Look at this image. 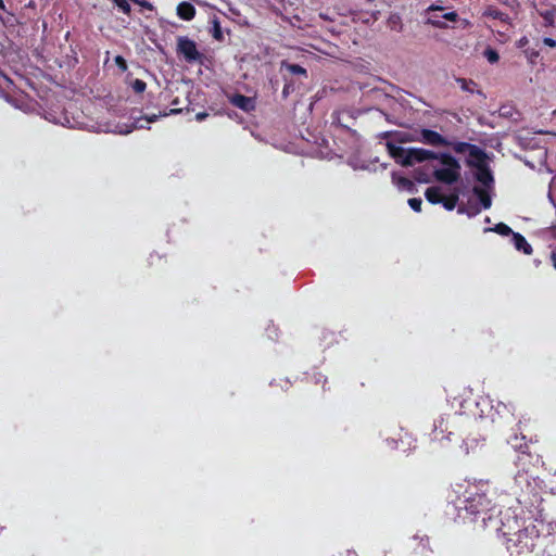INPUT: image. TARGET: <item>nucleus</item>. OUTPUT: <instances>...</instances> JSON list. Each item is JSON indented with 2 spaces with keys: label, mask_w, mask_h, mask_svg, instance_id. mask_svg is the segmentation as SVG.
<instances>
[{
  "label": "nucleus",
  "mask_w": 556,
  "mask_h": 556,
  "mask_svg": "<svg viewBox=\"0 0 556 556\" xmlns=\"http://www.w3.org/2000/svg\"><path fill=\"white\" fill-rule=\"evenodd\" d=\"M146 119L148 123L155 122L157 119V115L153 114L151 116H147Z\"/></svg>",
  "instance_id": "f704fd0d"
},
{
  "label": "nucleus",
  "mask_w": 556,
  "mask_h": 556,
  "mask_svg": "<svg viewBox=\"0 0 556 556\" xmlns=\"http://www.w3.org/2000/svg\"><path fill=\"white\" fill-rule=\"evenodd\" d=\"M429 9H430V10H437L438 8H437V7H434V5H431Z\"/></svg>",
  "instance_id": "79ce46f5"
},
{
  "label": "nucleus",
  "mask_w": 556,
  "mask_h": 556,
  "mask_svg": "<svg viewBox=\"0 0 556 556\" xmlns=\"http://www.w3.org/2000/svg\"><path fill=\"white\" fill-rule=\"evenodd\" d=\"M177 52L181 54L189 63L200 61L202 58V54L199 52L195 42L188 37L178 38Z\"/></svg>",
  "instance_id": "20e7f679"
},
{
  "label": "nucleus",
  "mask_w": 556,
  "mask_h": 556,
  "mask_svg": "<svg viewBox=\"0 0 556 556\" xmlns=\"http://www.w3.org/2000/svg\"><path fill=\"white\" fill-rule=\"evenodd\" d=\"M457 13L456 12H448L446 14L443 15V17L445 20H448V21H452V22H455L457 20Z\"/></svg>",
  "instance_id": "c85d7f7f"
},
{
  "label": "nucleus",
  "mask_w": 556,
  "mask_h": 556,
  "mask_svg": "<svg viewBox=\"0 0 556 556\" xmlns=\"http://www.w3.org/2000/svg\"><path fill=\"white\" fill-rule=\"evenodd\" d=\"M544 43L551 48L556 47V41L553 38H544Z\"/></svg>",
  "instance_id": "7c9ffc66"
},
{
  "label": "nucleus",
  "mask_w": 556,
  "mask_h": 556,
  "mask_svg": "<svg viewBox=\"0 0 556 556\" xmlns=\"http://www.w3.org/2000/svg\"><path fill=\"white\" fill-rule=\"evenodd\" d=\"M421 204H422V200L420 198H412V199L408 200V205L415 212H420L421 211Z\"/></svg>",
  "instance_id": "b1692460"
},
{
  "label": "nucleus",
  "mask_w": 556,
  "mask_h": 556,
  "mask_svg": "<svg viewBox=\"0 0 556 556\" xmlns=\"http://www.w3.org/2000/svg\"><path fill=\"white\" fill-rule=\"evenodd\" d=\"M527 55H528V59L530 60V62H534V60L539 56V52L536 51H526Z\"/></svg>",
  "instance_id": "c756f323"
},
{
  "label": "nucleus",
  "mask_w": 556,
  "mask_h": 556,
  "mask_svg": "<svg viewBox=\"0 0 556 556\" xmlns=\"http://www.w3.org/2000/svg\"><path fill=\"white\" fill-rule=\"evenodd\" d=\"M541 16L549 24L552 25L554 23V12L551 10H547L545 12L541 13Z\"/></svg>",
  "instance_id": "bb28decb"
},
{
  "label": "nucleus",
  "mask_w": 556,
  "mask_h": 556,
  "mask_svg": "<svg viewBox=\"0 0 556 556\" xmlns=\"http://www.w3.org/2000/svg\"><path fill=\"white\" fill-rule=\"evenodd\" d=\"M389 154L402 166H413L416 163L438 161L440 166L432 165V176L435 180L452 185L460 178V164L447 153H434L420 148L404 149L392 142H387Z\"/></svg>",
  "instance_id": "f257e3e1"
},
{
  "label": "nucleus",
  "mask_w": 556,
  "mask_h": 556,
  "mask_svg": "<svg viewBox=\"0 0 556 556\" xmlns=\"http://www.w3.org/2000/svg\"><path fill=\"white\" fill-rule=\"evenodd\" d=\"M484 15L500 20L501 22L506 23V24H508V21H509V17L507 14H505L496 9H492V8L488 9L484 12Z\"/></svg>",
  "instance_id": "dca6fc26"
},
{
  "label": "nucleus",
  "mask_w": 556,
  "mask_h": 556,
  "mask_svg": "<svg viewBox=\"0 0 556 556\" xmlns=\"http://www.w3.org/2000/svg\"><path fill=\"white\" fill-rule=\"evenodd\" d=\"M231 103L245 112H250L255 108L253 99L243 94H236L232 97Z\"/></svg>",
  "instance_id": "0eeeda50"
},
{
  "label": "nucleus",
  "mask_w": 556,
  "mask_h": 556,
  "mask_svg": "<svg viewBox=\"0 0 556 556\" xmlns=\"http://www.w3.org/2000/svg\"><path fill=\"white\" fill-rule=\"evenodd\" d=\"M177 15L185 21H190L195 15V9L190 2L184 1L177 7Z\"/></svg>",
  "instance_id": "6e6552de"
},
{
  "label": "nucleus",
  "mask_w": 556,
  "mask_h": 556,
  "mask_svg": "<svg viewBox=\"0 0 556 556\" xmlns=\"http://www.w3.org/2000/svg\"><path fill=\"white\" fill-rule=\"evenodd\" d=\"M181 110L180 109H170V111L167 113H163V116H167L169 114H176V113H179Z\"/></svg>",
  "instance_id": "473e14b6"
},
{
  "label": "nucleus",
  "mask_w": 556,
  "mask_h": 556,
  "mask_svg": "<svg viewBox=\"0 0 556 556\" xmlns=\"http://www.w3.org/2000/svg\"><path fill=\"white\" fill-rule=\"evenodd\" d=\"M0 9L1 10H5V5H4V1L3 0H0Z\"/></svg>",
  "instance_id": "4c0bfd02"
},
{
  "label": "nucleus",
  "mask_w": 556,
  "mask_h": 556,
  "mask_svg": "<svg viewBox=\"0 0 556 556\" xmlns=\"http://www.w3.org/2000/svg\"><path fill=\"white\" fill-rule=\"evenodd\" d=\"M522 528L520 520L514 511L506 510L502 514L500 531L504 536L511 538L518 530H522Z\"/></svg>",
  "instance_id": "39448f33"
},
{
  "label": "nucleus",
  "mask_w": 556,
  "mask_h": 556,
  "mask_svg": "<svg viewBox=\"0 0 556 556\" xmlns=\"http://www.w3.org/2000/svg\"><path fill=\"white\" fill-rule=\"evenodd\" d=\"M281 67H285L289 73H291L293 75L306 76V70L299 64H291L286 61H282Z\"/></svg>",
  "instance_id": "4468645a"
},
{
  "label": "nucleus",
  "mask_w": 556,
  "mask_h": 556,
  "mask_svg": "<svg viewBox=\"0 0 556 556\" xmlns=\"http://www.w3.org/2000/svg\"><path fill=\"white\" fill-rule=\"evenodd\" d=\"M115 63L123 72L127 71L126 60L122 55L115 56Z\"/></svg>",
  "instance_id": "a878e982"
},
{
  "label": "nucleus",
  "mask_w": 556,
  "mask_h": 556,
  "mask_svg": "<svg viewBox=\"0 0 556 556\" xmlns=\"http://www.w3.org/2000/svg\"><path fill=\"white\" fill-rule=\"evenodd\" d=\"M468 152H469L470 157L475 159L480 164H483L484 153L480 148H478L477 146L470 144Z\"/></svg>",
  "instance_id": "f3484780"
},
{
  "label": "nucleus",
  "mask_w": 556,
  "mask_h": 556,
  "mask_svg": "<svg viewBox=\"0 0 556 556\" xmlns=\"http://www.w3.org/2000/svg\"><path fill=\"white\" fill-rule=\"evenodd\" d=\"M528 42V39L526 37L521 38L519 40V47H523Z\"/></svg>",
  "instance_id": "c9c22d12"
},
{
  "label": "nucleus",
  "mask_w": 556,
  "mask_h": 556,
  "mask_svg": "<svg viewBox=\"0 0 556 556\" xmlns=\"http://www.w3.org/2000/svg\"><path fill=\"white\" fill-rule=\"evenodd\" d=\"M478 213H479V210L477 208V210H475V212H472V213H468V214H469V215H476V214H478Z\"/></svg>",
  "instance_id": "ea45409f"
},
{
  "label": "nucleus",
  "mask_w": 556,
  "mask_h": 556,
  "mask_svg": "<svg viewBox=\"0 0 556 556\" xmlns=\"http://www.w3.org/2000/svg\"><path fill=\"white\" fill-rule=\"evenodd\" d=\"M494 231H496L497 233L502 235V236H508V235H513V230L505 224L503 223H500L497 225H495L494 227Z\"/></svg>",
  "instance_id": "412c9836"
},
{
  "label": "nucleus",
  "mask_w": 556,
  "mask_h": 556,
  "mask_svg": "<svg viewBox=\"0 0 556 556\" xmlns=\"http://www.w3.org/2000/svg\"><path fill=\"white\" fill-rule=\"evenodd\" d=\"M413 140L432 147H450L451 142L439 132L431 129H420L418 136Z\"/></svg>",
  "instance_id": "423d86ee"
},
{
  "label": "nucleus",
  "mask_w": 556,
  "mask_h": 556,
  "mask_svg": "<svg viewBox=\"0 0 556 556\" xmlns=\"http://www.w3.org/2000/svg\"><path fill=\"white\" fill-rule=\"evenodd\" d=\"M464 506L458 507V517L466 518L471 515L475 518L485 511L490 502L484 494H475L463 502Z\"/></svg>",
  "instance_id": "7ed1b4c3"
},
{
  "label": "nucleus",
  "mask_w": 556,
  "mask_h": 556,
  "mask_svg": "<svg viewBox=\"0 0 556 556\" xmlns=\"http://www.w3.org/2000/svg\"><path fill=\"white\" fill-rule=\"evenodd\" d=\"M457 81L460 85V88L463 90L468 91V92H473L475 91L476 84L472 80H466L464 78H460Z\"/></svg>",
  "instance_id": "aec40b11"
},
{
  "label": "nucleus",
  "mask_w": 556,
  "mask_h": 556,
  "mask_svg": "<svg viewBox=\"0 0 556 556\" xmlns=\"http://www.w3.org/2000/svg\"><path fill=\"white\" fill-rule=\"evenodd\" d=\"M426 199L433 204L441 203L443 201V194L441 193L440 187H430L425 192Z\"/></svg>",
  "instance_id": "9b49d317"
},
{
  "label": "nucleus",
  "mask_w": 556,
  "mask_h": 556,
  "mask_svg": "<svg viewBox=\"0 0 556 556\" xmlns=\"http://www.w3.org/2000/svg\"><path fill=\"white\" fill-rule=\"evenodd\" d=\"M429 23H431L433 26H437L439 28H443L445 27V24L442 23V22H439V21H434V20H429Z\"/></svg>",
  "instance_id": "2f4dec72"
},
{
  "label": "nucleus",
  "mask_w": 556,
  "mask_h": 556,
  "mask_svg": "<svg viewBox=\"0 0 556 556\" xmlns=\"http://www.w3.org/2000/svg\"><path fill=\"white\" fill-rule=\"evenodd\" d=\"M451 146L453 147V149L455 150V152L457 153H464L466 151H468L469 147H470V143H467V142H456V143H452L451 142Z\"/></svg>",
  "instance_id": "5701e85b"
},
{
  "label": "nucleus",
  "mask_w": 556,
  "mask_h": 556,
  "mask_svg": "<svg viewBox=\"0 0 556 556\" xmlns=\"http://www.w3.org/2000/svg\"><path fill=\"white\" fill-rule=\"evenodd\" d=\"M173 105H178V100L177 99L173 101Z\"/></svg>",
  "instance_id": "a19ab883"
},
{
  "label": "nucleus",
  "mask_w": 556,
  "mask_h": 556,
  "mask_svg": "<svg viewBox=\"0 0 556 556\" xmlns=\"http://www.w3.org/2000/svg\"><path fill=\"white\" fill-rule=\"evenodd\" d=\"M393 182L401 189H407L412 191L414 189V184L409 179L405 177H397L395 174L392 175Z\"/></svg>",
  "instance_id": "2eb2a0df"
},
{
  "label": "nucleus",
  "mask_w": 556,
  "mask_h": 556,
  "mask_svg": "<svg viewBox=\"0 0 556 556\" xmlns=\"http://www.w3.org/2000/svg\"><path fill=\"white\" fill-rule=\"evenodd\" d=\"M415 179L419 182H430L431 176L428 170H425L424 168H418L415 170Z\"/></svg>",
  "instance_id": "6ab92c4d"
},
{
  "label": "nucleus",
  "mask_w": 556,
  "mask_h": 556,
  "mask_svg": "<svg viewBox=\"0 0 556 556\" xmlns=\"http://www.w3.org/2000/svg\"><path fill=\"white\" fill-rule=\"evenodd\" d=\"M214 36H215V38L219 39L220 38V30L216 29Z\"/></svg>",
  "instance_id": "e433bc0d"
},
{
  "label": "nucleus",
  "mask_w": 556,
  "mask_h": 556,
  "mask_svg": "<svg viewBox=\"0 0 556 556\" xmlns=\"http://www.w3.org/2000/svg\"><path fill=\"white\" fill-rule=\"evenodd\" d=\"M476 178L478 181H480L482 185L486 187H489L493 182V176L490 169L483 164L477 165Z\"/></svg>",
  "instance_id": "1a4fd4ad"
},
{
  "label": "nucleus",
  "mask_w": 556,
  "mask_h": 556,
  "mask_svg": "<svg viewBox=\"0 0 556 556\" xmlns=\"http://www.w3.org/2000/svg\"><path fill=\"white\" fill-rule=\"evenodd\" d=\"M473 193L479 198L483 208H489L491 206V197L486 190L480 187H473Z\"/></svg>",
  "instance_id": "f8f14e48"
},
{
  "label": "nucleus",
  "mask_w": 556,
  "mask_h": 556,
  "mask_svg": "<svg viewBox=\"0 0 556 556\" xmlns=\"http://www.w3.org/2000/svg\"><path fill=\"white\" fill-rule=\"evenodd\" d=\"M484 56L486 58V60L490 62V63H495L498 61L500 56H498V53L493 50V49H486L484 50Z\"/></svg>",
  "instance_id": "4be33fe9"
},
{
  "label": "nucleus",
  "mask_w": 556,
  "mask_h": 556,
  "mask_svg": "<svg viewBox=\"0 0 556 556\" xmlns=\"http://www.w3.org/2000/svg\"><path fill=\"white\" fill-rule=\"evenodd\" d=\"M131 87H132V89H134V91H135V92H137V93H141V92H143V91L146 90L147 85H146V83H144L143 80H141V79H136V80L132 83Z\"/></svg>",
  "instance_id": "393cba45"
},
{
  "label": "nucleus",
  "mask_w": 556,
  "mask_h": 556,
  "mask_svg": "<svg viewBox=\"0 0 556 556\" xmlns=\"http://www.w3.org/2000/svg\"><path fill=\"white\" fill-rule=\"evenodd\" d=\"M513 242L518 251H522L525 254L530 255L532 253L531 245L527 242L523 236L518 232L513 233Z\"/></svg>",
  "instance_id": "9d476101"
},
{
  "label": "nucleus",
  "mask_w": 556,
  "mask_h": 556,
  "mask_svg": "<svg viewBox=\"0 0 556 556\" xmlns=\"http://www.w3.org/2000/svg\"><path fill=\"white\" fill-rule=\"evenodd\" d=\"M552 258H553L554 265H555V267H556V255H555L554 253H553V255H552Z\"/></svg>",
  "instance_id": "58836bf2"
},
{
  "label": "nucleus",
  "mask_w": 556,
  "mask_h": 556,
  "mask_svg": "<svg viewBox=\"0 0 556 556\" xmlns=\"http://www.w3.org/2000/svg\"><path fill=\"white\" fill-rule=\"evenodd\" d=\"M457 202H458V194L453 193L448 197H443V201L441 203L443 204V206L446 210L451 211L456 206Z\"/></svg>",
  "instance_id": "a211bd4d"
},
{
  "label": "nucleus",
  "mask_w": 556,
  "mask_h": 556,
  "mask_svg": "<svg viewBox=\"0 0 556 556\" xmlns=\"http://www.w3.org/2000/svg\"><path fill=\"white\" fill-rule=\"evenodd\" d=\"M546 236L556 239V225L545 230Z\"/></svg>",
  "instance_id": "cd10ccee"
},
{
  "label": "nucleus",
  "mask_w": 556,
  "mask_h": 556,
  "mask_svg": "<svg viewBox=\"0 0 556 556\" xmlns=\"http://www.w3.org/2000/svg\"><path fill=\"white\" fill-rule=\"evenodd\" d=\"M458 212H459V213H463V212H464V208H463V207H459V208H458Z\"/></svg>",
  "instance_id": "37998d69"
},
{
  "label": "nucleus",
  "mask_w": 556,
  "mask_h": 556,
  "mask_svg": "<svg viewBox=\"0 0 556 556\" xmlns=\"http://www.w3.org/2000/svg\"><path fill=\"white\" fill-rule=\"evenodd\" d=\"M414 541L416 542L415 551L419 549V553L425 554V556H429V554L432 553L429 538H415Z\"/></svg>",
  "instance_id": "ddd939ff"
},
{
  "label": "nucleus",
  "mask_w": 556,
  "mask_h": 556,
  "mask_svg": "<svg viewBox=\"0 0 556 556\" xmlns=\"http://www.w3.org/2000/svg\"><path fill=\"white\" fill-rule=\"evenodd\" d=\"M206 116H207L206 113L201 112V113H198L195 117L198 121H203Z\"/></svg>",
  "instance_id": "72a5a7b5"
},
{
  "label": "nucleus",
  "mask_w": 556,
  "mask_h": 556,
  "mask_svg": "<svg viewBox=\"0 0 556 556\" xmlns=\"http://www.w3.org/2000/svg\"><path fill=\"white\" fill-rule=\"evenodd\" d=\"M540 539L539 530L534 525H529L518 530L511 538L506 539V547L511 554L531 553Z\"/></svg>",
  "instance_id": "f03ea898"
}]
</instances>
